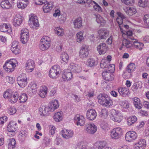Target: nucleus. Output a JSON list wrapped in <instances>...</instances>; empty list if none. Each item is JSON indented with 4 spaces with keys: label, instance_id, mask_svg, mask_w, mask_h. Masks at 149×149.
I'll list each match as a JSON object with an SVG mask.
<instances>
[{
    "label": "nucleus",
    "instance_id": "f257e3e1",
    "mask_svg": "<svg viewBox=\"0 0 149 149\" xmlns=\"http://www.w3.org/2000/svg\"><path fill=\"white\" fill-rule=\"evenodd\" d=\"M97 99L99 103L104 106L109 107L112 105V101L107 95L100 94L98 96Z\"/></svg>",
    "mask_w": 149,
    "mask_h": 149
},
{
    "label": "nucleus",
    "instance_id": "f03ea898",
    "mask_svg": "<svg viewBox=\"0 0 149 149\" xmlns=\"http://www.w3.org/2000/svg\"><path fill=\"white\" fill-rule=\"evenodd\" d=\"M3 96L5 98H8V100L12 103L16 102L19 98V94L17 92L13 93L9 90L4 92Z\"/></svg>",
    "mask_w": 149,
    "mask_h": 149
},
{
    "label": "nucleus",
    "instance_id": "7ed1b4c3",
    "mask_svg": "<svg viewBox=\"0 0 149 149\" xmlns=\"http://www.w3.org/2000/svg\"><path fill=\"white\" fill-rule=\"evenodd\" d=\"M50 39L48 36H44L41 39L39 44L40 49L42 51L47 49L50 46Z\"/></svg>",
    "mask_w": 149,
    "mask_h": 149
},
{
    "label": "nucleus",
    "instance_id": "20e7f679",
    "mask_svg": "<svg viewBox=\"0 0 149 149\" xmlns=\"http://www.w3.org/2000/svg\"><path fill=\"white\" fill-rule=\"evenodd\" d=\"M61 71V69L59 65H54L49 70V76L50 77L55 79L58 77Z\"/></svg>",
    "mask_w": 149,
    "mask_h": 149
},
{
    "label": "nucleus",
    "instance_id": "39448f33",
    "mask_svg": "<svg viewBox=\"0 0 149 149\" xmlns=\"http://www.w3.org/2000/svg\"><path fill=\"white\" fill-rule=\"evenodd\" d=\"M28 80L27 75L24 73L21 74L17 78V84L20 87L22 88L27 85Z\"/></svg>",
    "mask_w": 149,
    "mask_h": 149
},
{
    "label": "nucleus",
    "instance_id": "423d86ee",
    "mask_svg": "<svg viewBox=\"0 0 149 149\" xmlns=\"http://www.w3.org/2000/svg\"><path fill=\"white\" fill-rule=\"evenodd\" d=\"M122 129L119 127L115 128L112 130L111 132V137L113 139H116L122 135Z\"/></svg>",
    "mask_w": 149,
    "mask_h": 149
},
{
    "label": "nucleus",
    "instance_id": "0eeeda50",
    "mask_svg": "<svg viewBox=\"0 0 149 149\" xmlns=\"http://www.w3.org/2000/svg\"><path fill=\"white\" fill-rule=\"evenodd\" d=\"M97 126L93 123H88L85 125V130L87 133L93 134L97 130Z\"/></svg>",
    "mask_w": 149,
    "mask_h": 149
},
{
    "label": "nucleus",
    "instance_id": "6e6552de",
    "mask_svg": "<svg viewBox=\"0 0 149 149\" xmlns=\"http://www.w3.org/2000/svg\"><path fill=\"white\" fill-rule=\"evenodd\" d=\"M29 24L31 26L33 25L36 27L39 26V24L37 17L34 14H31L29 16Z\"/></svg>",
    "mask_w": 149,
    "mask_h": 149
},
{
    "label": "nucleus",
    "instance_id": "1a4fd4ad",
    "mask_svg": "<svg viewBox=\"0 0 149 149\" xmlns=\"http://www.w3.org/2000/svg\"><path fill=\"white\" fill-rule=\"evenodd\" d=\"M137 135L134 131H129L125 134V139L128 142H131L135 140L137 137Z\"/></svg>",
    "mask_w": 149,
    "mask_h": 149
},
{
    "label": "nucleus",
    "instance_id": "9d476101",
    "mask_svg": "<svg viewBox=\"0 0 149 149\" xmlns=\"http://www.w3.org/2000/svg\"><path fill=\"white\" fill-rule=\"evenodd\" d=\"M97 115L95 110L93 109H90L87 111L86 118L89 120H93L96 118Z\"/></svg>",
    "mask_w": 149,
    "mask_h": 149
},
{
    "label": "nucleus",
    "instance_id": "9b49d317",
    "mask_svg": "<svg viewBox=\"0 0 149 149\" xmlns=\"http://www.w3.org/2000/svg\"><path fill=\"white\" fill-rule=\"evenodd\" d=\"M68 68L72 72L79 73L81 70V67L80 65L72 63L69 65Z\"/></svg>",
    "mask_w": 149,
    "mask_h": 149
},
{
    "label": "nucleus",
    "instance_id": "f8f14e48",
    "mask_svg": "<svg viewBox=\"0 0 149 149\" xmlns=\"http://www.w3.org/2000/svg\"><path fill=\"white\" fill-rule=\"evenodd\" d=\"M89 54L88 48L85 45H83L79 51V56L82 58H86Z\"/></svg>",
    "mask_w": 149,
    "mask_h": 149
},
{
    "label": "nucleus",
    "instance_id": "ddd939ff",
    "mask_svg": "<svg viewBox=\"0 0 149 149\" xmlns=\"http://www.w3.org/2000/svg\"><path fill=\"white\" fill-rule=\"evenodd\" d=\"M146 145V140L143 139H139L137 143H135V149H144Z\"/></svg>",
    "mask_w": 149,
    "mask_h": 149
},
{
    "label": "nucleus",
    "instance_id": "4468645a",
    "mask_svg": "<svg viewBox=\"0 0 149 149\" xmlns=\"http://www.w3.org/2000/svg\"><path fill=\"white\" fill-rule=\"evenodd\" d=\"M17 123L13 121H11L8 126L7 130L9 133L11 132V134L12 136L14 134L15 132L16 131L17 127Z\"/></svg>",
    "mask_w": 149,
    "mask_h": 149
},
{
    "label": "nucleus",
    "instance_id": "2eb2a0df",
    "mask_svg": "<svg viewBox=\"0 0 149 149\" xmlns=\"http://www.w3.org/2000/svg\"><path fill=\"white\" fill-rule=\"evenodd\" d=\"M61 134L63 137L67 139L72 138L73 136L74 133L72 130L64 129L61 131Z\"/></svg>",
    "mask_w": 149,
    "mask_h": 149
},
{
    "label": "nucleus",
    "instance_id": "dca6fc26",
    "mask_svg": "<svg viewBox=\"0 0 149 149\" xmlns=\"http://www.w3.org/2000/svg\"><path fill=\"white\" fill-rule=\"evenodd\" d=\"M15 65L14 63L12 61L7 62L3 66L4 69L6 71L10 72L13 71L14 69Z\"/></svg>",
    "mask_w": 149,
    "mask_h": 149
},
{
    "label": "nucleus",
    "instance_id": "f3484780",
    "mask_svg": "<svg viewBox=\"0 0 149 149\" xmlns=\"http://www.w3.org/2000/svg\"><path fill=\"white\" fill-rule=\"evenodd\" d=\"M103 78L107 81H111L114 79V75L111 72H109L107 70L103 71L102 74Z\"/></svg>",
    "mask_w": 149,
    "mask_h": 149
},
{
    "label": "nucleus",
    "instance_id": "a211bd4d",
    "mask_svg": "<svg viewBox=\"0 0 149 149\" xmlns=\"http://www.w3.org/2000/svg\"><path fill=\"white\" fill-rule=\"evenodd\" d=\"M70 71L68 69L64 71L63 74L62 75V78L64 81H68L71 80L72 78V74L71 71Z\"/></svg>",
    "mask_w": 149,
    "mask_h": 149
},
{
    "label": "nucleus",
    "instance_id": "6ab92c4d",
    "mask_svg": "<svg viewBox=\"0 0 149 149\" xmlns=\"http://www.w3.org/2000/svg\"><path fill=\"white\" fill-rule=\"evenodd\" d=\"M97 50L100 54H104L106 52L107 46L104 43H100L97 47Z\"/></svg>",
    "mask_w": 149,
    "mask_h": 149
},
{
    "label": "nucleus",
    "instance_id": "aec40b11",
    "mask_svg": "<svg viewBox=\"0 0 149 149\" xmlns=\"http://www.w3.org/2000/svg\"><path fill=\"white\" fill-rule=\"evenodd\" d=\"M59 104L58 100H53L51 103H50L49 105L48 106L50 110V112L53 111L54 110L59 107Z\"/></svg>",
    "mask_w": 149,
    "mask_h": 149
},
{
    "label": "nucleus",
    "instance_id": "412c9836",
    "mask_svg": "<svg viewBox=\"0 0 149 149\" xmlns=\"http://www.w3.org/2000/svg\"><path fill=\"white\" fill-rule=\"evenodd\" d=\"M13 1L11 0H5L2 1L0 3L1 7L3 9H9L12 7Z\"/></svg>",
    "mask_w": 149,
    "mask_h": 149
},
{
    "label": "nucleus",
    "instance_id": "4be33fe9",
    "mask_svg": "<svg viewBox=\"0 0 149 149\" xmlns=\"http://www.w3.org/2000/svg\"><path fill=\"white\" fill-rule=\"evenodd\" d=\"M97 38L99 39H105L108 35V31L105 29H101L98 31Z\"/></svg>",
    "mask_w": 149,
    "mask_h": 149
},
{
    "label": "nucleus",
    "instance_id": "5701e85b",
    "mask_svg": "<svg viewBox=\"0 0 149 149\" xmlns=\"http://www.w3.org/2000/svg\"><path fill=\"white\" fill-rule=\"evenodd\" d=\"M35 68L34 61L31 60L27 61L26 64V68L27 71L29 72H32Z\"/></svg>",
    "mask_w": 149,
    "mask_h": 149
},
{
    "label": "nucleus",
    "instance_id": "b1692460",
    "mask_svg": "<svg viewBox=\"0 0 149 149\" xmlns=\"http://www.w3.org/2000/svg\"><path fill=\"white\" fill-rule=\"evenodd\" d=\"M50 111L48 106H42L39 109V113L42 116H48Z\"/></svg>",
    "mask_w": 149,
    "mask_h": 149
},
{
    "label": "nucleus",
    "instance_id": "393cba45",
    "mask_svg": "<svg viewBox=\"0 0 149 149\" xmlns=\"http://www.w3.org/2000/svg\"><path fill=\"white\" fill-rule=\"evenodd\" d=\"M53 6V4L52 2H48V1H46L43 7V10L45 13H47L52 9Z\"/></svg>",
    "mask_w": 149,
    "mask_h": 149
},
{
    "label": "nucleus",
    "instance_id": "a878e982",
    "mask_svg": "<svg viewBox=\"0 0 149 149\" xmlns=\"http://www.w3.org/2000/svg\"><path fill=\"white\" fill-rule=\"evenodd\" d=\"M73 23L74 28L79 29L82 26V19L81 17H78L73 21Z\"/></svg>",
    "mask_w": 149,
    "mask_h": 149
},
{
    "label": "nucleus",
    "instance_id": "bb28decb",
    "mask_svg": "<svg viewBox=\"0 0 149 149\" xmlns=\"http://www.w3.org/2000/svg\"><path fill=\"white\" fill-rule=\"evenodd\" d=\"M118 91L120 94L123 97H126L130 94L129 89L126 87H120L118 88Z\"/></svg>",
    "mask_w": 149,
    "mask_h": 149
},
{
    "label": "nucleus",
    "instance_id": "cd10ccee",
    "mask_svg": "<svg viewBox=\"0 0 149 149\" xmlns=\"http://www.w3.org/2000/svg\"><path fill=\"white\" fill-rule=\"evenodd\" d=\"M29 3L28 0H19L17 3V6L18 8L23 9L26 7Z\"/></svg>",
    "mask_w": 149,
    "mask_h": 149
},
{
    "label": "nucleus",
    "instance_id": "c85d7f7f",
    "mask_svg": "<svg viewBox=\"0 0 149 149\" xmlns=\"http://www.w3.org/2000/svg\"><path fill=\"white\" fill-rule=\"evenodd\" d=\"M135 107L138 109H140L142 108V105L139 98L135 97L132 99Z\"/></svg>",
    "mask_w": 149,
    "mask_h": 149
},
{
    "label": "nucleus",
    "instance_id": "c756f323",
    "mask_svg": "<svg viewBox=\"0 0 149 149\" xmlns=\"http://www.w3.org/2000/svg\"><path fill=\"white\" fill-rule=\"evenodd\" d=\"M47 90L48 88L46 86L42 87L39 92V95L42 98L45 97L47 92Z\"/></svg>",
    "mask_w": 149,
    "mask_h": 149
},
{
    "label": "nucleus",
    "instance_id": "7c9ffc66",
    "mask_svg": "<svg viewBox=\"0 0 149 149\" xmlns=\"http://www.w3.org/2000/svg\"><path fill=\"white\" fill-rule=\"evenodd\" d=\"M133 44L131 42L129 41L127 39H124L122 41L121 47L120 49H122L124 47L126 48H129L131 47L133 45Z\"/></svg>",
    "mask_w": 149,
    "mask_h": 149
},
{
    "label": "nucleus",
    "instance_id": "2f4dec72",
    "mask_svg": "<svg viewBox=\"0 0 149 149\" xmlns=\"http://www.w3.org/2000/svg\"><path fill=\"white\" fill-rule=\"evenodd\" d=\"M63 116V112L62 111L57 112L54 115V119L56 122H59L62 120Z\"/></svg>",
    "mask_w": 149,
    "mask_h": 149
},
{
    "label": "nucleus",
    "instance_id": "473e14b6",
    "mask_svg": "<svg viewBox=\"0 0 149 149\" xmlns=\"http://www.w3.org/2000/svg\"><path fill=\"white\" fill-rule=\"evenodd\" d=\"M135 64L133 63H131L127 66L126 68V71L130 74L135 70Z\"/></svg>",
    "mask_w": 149,
    "mask_h": 149
},
{
    "label": "nucleus",
    "instance_id": "72a5a7b5",
    "mask_svg": "<svg viewBox=\"0 0 149 149\" xmlns=\"http://www.w3.org/2000/svg\"><path fill=\"white\" fill-rule=\"evenodd\" d=\"M95 16L96 18V21L98 23L102 25L105 24L106 23L105 20L99 14L96 15Z\"/></svg>",
    "mask_w": 149,
    "mask_h": 149
},
{
    "label": "nucleus",
    "instance_id": "f704fd0d",
    "mask_svg": "<svg viewBox=\"0 0 149 149\" xmlns=\"http://www.w3.org/2000/svg\"><path fill=\"white\" fill-rule=\"evenodd\" d=\"M137 120V118L135 116L129 117L127 120V125L129 126H130L134 124Z\"/></svg>",
    "mask_w": 149,
    "mask_h": 149
},
{
    "label": "nucleus",
    "instance_id": "c9c22d12",
    "mask_svg": "<svg viewBox=\"0 0 149 149\" xmlns=\"http://www.w3.org/2000/svg\"><path fill=\"white\" fill-rule=\"evenodd\" d=\"M118 17L116 19L117 22L119 25H121L123 22V19L125 18V16L121 13L119 12L117 13Z\"/></svg>",
    "mask_w": 149,
    "mask_h": 149
},
{
    "label": "nucleus",
    "instance_id": "e433bc0d",
    "mask_svg": "<svg viewBox=\"0 0 149 149\" xmlns=\"http://www.w3.org/2000/svg\"><path fill=\"white\" fill-rule=\"evenodd\" d=\"M22 22V19L16 16L14 18L13 21V25L15 26H19Z\"/></svg>",
    "mask_w": 149,
    "mask_h": 149
},
{
    "label": "nucleus",
    "instance_id": "4c0bfd02",
    "mask_svg": "<svg viewBox=\"0 0 149 149\" xmlns=\"http://www.w3.org/2000/svg\"><path fill=\"white\" fill-rule=\"evenodd\" d=\"M77 41L79 43L82 42L84 39V38L83 36V32L80 31L78 32L76 34Z\"/></svg>",
    "mask_w": 149,
    "mask_h": 149
},
{
    "label": "nucleus",
    "instance_id": "58836bf2",
    "mask_svg": "<svg viewBox=\"0 0 149 149\" xmlns=\"http://www.w3.org/2000/svg\"><path fill=\"white\" fill-rule=\"evenodd\" d=\"M61 58L62 61L65 63H67L68 61L69 56L68 54L65 52H63L62 53L61 55Z\"/></svg>",
    "mask_w": 149,
    "mask_h": 149
},
{
    "label": "nucleus",
    "instance_id": "ea45409f",
    "mask_svg": "<svg viewBox=\"0 0 149 149\" xmlns=\"http://www.w3.org/2000/svg\"><path fill=\"white\" fill-rule=\"evenodd\" d=\"M141 87V86L140 85V83L139 82H136L134 83L132 86V89L135 93H136L138 89H140Z\"/></svg>",
    "mask_w": 149,
    "mask_h": 149
},
{
    "label": "nucleus",
    "instance_id": "a19ab883",
    "mask_svg": "<svg viewBox=\"0 0 149 149\" xmlns=\"http://www.w3.org/2000/svg\"><path fill=\"white\" fill-rule=\"evenodd\" d=\"M99 113L100 116L103 118H107L108 115V111L106 109H102Z\"/></svg>",
    "mask_w": 149,
    "mask_h": 149
},
{
    "label": "nucleus",
    "instance_id": "79ce46f5",
    "mask_svg": "<svg viewBox=\"0 0 149 149\" xmlns=\"http://www.w3.org/2000/svg\"><path fill=\"white\" fill-rule=\"evenodd\" d=\"M19 102L20 103H24L28 99L27 95L25 93L22 94L19 97Z\"/></svg>",
    "mask_w": 149,
    "mask_h": 149
},
{
    "label": "nucleus",
    "instance_id": "37998d69",
    "mask_svg": "<svg viewBox=\"0 0 149 149\" xmlns=\"http://www.w3.org/2000/svg\"><path fill=\"white\" fill-rule=\"evenodd\" d=\"M55 33L58 36H62L63 35V30L60 27H57L54 29Z\"/></svg>",
    "mask_w": 149,
    "mask_h": 149
},
{
    "label": "nucleus",
    "instance_id": "c03bdc74",
    "mask_svg": "<svg viewBox=\"0 0 149 149\" xmlns=\"http://www.w3.org/2000/svg\"><path fill=\"white\" fill-rule=\"evenodd\" d=\"M148 0H139L138 5L140 7L144 8L147 6Z\"/></svg>",
    "mask_w": 149,
    "mask_h": 149
},
{
    "label": "nucleus",
    "instance_id": "a18cd8bd",
    "mask_svg": "<svg viewBox=\"0 0 149 149\" xmlns=\"http://www.w3.org/2000/svg\"><path fill=\"white\" fill-rule=\"evenodd\" d=\"M16 142L14 139H10L8 143L9 149H13L15 147Z\"/></svg>",
    "mask_w": 149,
    "mask_h": 149
},
{
    "label": "nucleus",
    "instance_id": "49530a36",
    "mask_svg": "<svg viewBox=\"0 0 149 149\" xmlns=\"http://www.w3.org/2000/svg\"><path fill=\"white\" fill-rule=\"evenodd\" d=\"M112 120L115 122L120 123L122 120L123 117L120 116V114L115 116H111Z\"/></svg>",
    "mask_w": 149,
    "mask_h": 149
},
{
    "label": "nucleus",
    "instance_id": "de8ad7c7",
    "mask_svg": "<svg viewBox=\"0 0 149 149\" xmlns=\"http://www.w3.org/2000/svg\"><path fill=\"white\" fill-rule=\"evenodd\" d=\"M29 39V36L28 35H21L20 40L24 44H26Z\"/></svg>",
    "mask_w": 149,
    "mask_h": 149
},
{
    "label": "nucleus",
    "instance_id": "09e8293b",
    "mask_svg": "<svg viewBox=\"0 0 149 149\" xmlns=\"http://www.w3.org/2000/svg\"><path fill=\"white\" fill-rule=\"evenodd\" d=\"M80 143L79 148L81 149H89L87 143L86 141H82Z\"/></svg>",
    "mask_w": 149,
    "mask_h": 149
},
{
    "label": "nucleus",
    "instance_id": "8fccbe9b",
    "mask_svg": "<svg viewBox=\"0 0 149 149\" xmlns=\"http://www.w3.org/2000/svg\"><path fill=\"white\" fill-rule=\"evenodd\" d=\"M8 28L9 27L6 24H1L0 26V29L2 32H6L8 31Z\"/></svg>",
    "mask_w": 149,
    "mask_h": 149
},
{
    "label": "nucleus",
    "instance_id": "3c124183",
    "mask_svg": "<svg viewBox=\"0 0 149 149\" xmlns=\"http://www.w3.org/2000/svg\"><path fill=\"white\" fill-rule=\"evenodd\" d=\"M104 146L103 143L101 142H97L95 144V149H102L103 148Z\"/></svg>",
    "mask_w": 149,
    "mask_h": 149
},
{
    "label": "nucleus",
    "instance_id": "603ef678",
    "mask_svg": "<svg viewBox=\"0 0 149 149\" xmlns=\"http://www.w3.org/2000/svg\"><path fill=\"white\" fill-rule=\"evenodd\" d=\"M128 11V15L129 16H132L136 12V8L133 7H129Z\"/></svg>",
    "mask_w": 149,
    "mask_h": 149
},
{
    "label": "nucleus",
    "instance_id": "864d4df0",
    "mask_svg": "<svg viewBox=\"0 0 149 149\" xmlns=\"http://www.w3.org/2000/svg\"><path fill=\"white\" fill-rule=\"evenodd\" d=\"M95 61L93 58H89L88 59L87 64L91 67L95 65Z\"/></svg>",
    "mask_w": 149,
    "mask_h": 149
},
{
    "label": "nucleus",
    "instance_id": "5fc2aeb1",
    "mask_svg": "<svg viewBox=\"0 0 149 149\" xmlns=\"http://www.w3.org/2000/svg\"><path fill=\"white\" fill-rule=\"evenodd\" d=\"M133 44L136 48H137L140 50H142L143 46V43L138 42L137 41Z\"/></svg>",
    "mask_w": 149,
    "mask_h": 149
},
{
    "label": "nucleus",
    "instance_id": "6e6d98bb",
    "mask_svg": "<svg viewBox=\"0 0 149 149\" xmlns=\"http://www.w3.org/2000/svg\"><path fill=\"white\" fill-rule=\"evenodd\" d=\"M120 104L125 108H128L129 107V103L126 101H121L120 102Z\"/></svg>",
    "mask_w": 149,
    "mask_h": 149
},
{
    "label": "nucleus",
    "instance_id": "4d7b16f0",
    "mask_svg": "<svg viewBox=\"0 0 149 149\" xmlns=\"http://www.w3.org/2000/svg\"><path fill=\"white\" fill-rule=\"evenodd\" d=\"M143 20L145 24L149 27V14H146L144 16Z\"/></svg>",
    "mask_w": 149,
    "mask_h": 149
},
{
    "label": "nucleus",
    "instance_id": "13d9d810",
    "mask_svg": "<svg viewBox=\"0 0 149 149\" xmlns=\"http://www.w3.org/2000/svg\"><path fill=\"white\" fill-rule=\"evenodd\" d=\"M85 123V118L84 116L81 117V119L78 122H77V125L82 126L84 125Z\"/></svg>",
    "mask_w": 149,
    "mask_h": 149
},
{
    "label": "nucleus",
    "instance_id": "bf43d9fd",
    "mask_svg": "<svg viewBox=\"0 0 149 149\" xmlns=\"http://www.w3.org/2000/svg\"><path fill=\"white\" fill-rule=\"evenodd\" d=\"M17 111L16 109L14 107H11L8 109V112L10 114H14Z\"/></svg>",
    "mask_w": 149,
    "mask_h": 149
},
{
    "label": "nucleus",
    "instance_id": "052dcab7",
    "mask_svg": "<svg viewBox=\"0 0 149 149\" xmlns=\"http://www.w3.org/2000/svg\"><path fill=\"white\" fill-rule=\"evenodd\" d=\"M95 5L93 6L94 9L99 12H101L102 9L101 7L96 2H95Z\"/></svg>",
    "mask_w": 149,
    "mask_h": 149
},
{
    "label": "nucleus",
    "instance_id": "680f3d73",
    "mask_svg": "<svg viewBox=\"0 0 149 149\" xmlns=\"http://www.w3.org/2000/svg\"><path fill=\"white\" fill-rule=\"evenodd\" d=\"M100 126L101 128L103 130H106L108 128V124L105 122L103 121L101 122Z\"/></svg>",
    "mask_w": 149,
    "mask_h": 149
},
{
    "label": "nucleus",
    "instance_id": "e2e57ef3",
    "mask_svg": "<svg viewBox=\"0 0 149 149\" xmlns=\"http://www.w3.org/2000/svg\"><path fill=\"white\" fill-rule=\"evenodd\" d=\"M50 139L48 138L45 137L43 139V144L45 146H48L50 143Z\"/></svg>",
    "mask_w": 149,
    "mask_h": 149
},
{
    "label": "nucleus",
    "instance_id": "0e129e2a",
    "mask_svg": "<svg viewBox=\"0 0 149 149\" xmlns=\"http://www.w3.org/2000/svg\"><path fill=\"white\" fill-rule=\"evenodd\" d=\"M123 3L127 5H132L134 2V0H121Z\"/></svg>",
    "mask_w": 149,
    "mask_h": 149
},
{
    "label": "nucleus",
    "instance_id": "69168bd1",
    "mask_svg": "<svg viewBox=\"0 0 149 149\" xmlns=\"http://www.w3.org/2000/svg\"><path fill=\"white\" fill-rule=\"evenodd\" d=\"M11 50L12 52L15 54L19 53L20 52L18 47L15 48H11Z\"/></svg>",
    "mask_w": 149,
    "mask_h": 149
},
{
    "label": "nucleus",
    "instance_id": "338daca9",
    "mask_svg": "<svg viewBox=\"0 0 149 149\" xmlns=\"http://www.w3.org/2000/svg\"><path fill=\"white\" fill-rule=\"evenodd\" d=\"M111 116H115L120 114L119 111H116L115 109H112L111 110Z\"/></svg>",
    "mask_w": 149,
    "mask_h": 149
},
{
    "label": "nucleus",
    "instance_id": "774afa93",
    "mask_svg": "<svg viewBox=\"0 0 149 149\" xmlns=\"http://www.w3.org/2000/svg\"><path fill=\"white\" fill-rule=\"evenodd\" d=\"M107 65L104 60H102L101 61L100 64V66L101 68L105 69L107 68Z\"/></svg>",
    "mask_w": 149,
    "mask_h": 149
}]
</instances>
